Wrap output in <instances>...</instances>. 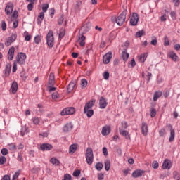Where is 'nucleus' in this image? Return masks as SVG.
Returning <instances> with one entry per match:
<instances>
[{
    "label": "nucleus",
    "instance_id": "obj_52",
    "mask_svg": "<svg viewBox=\"0 0 180 180\" xmlns=\"http://www.w3.org/2000/svg\"><path fill=\"white\" fill-rule=\"evenodd\" d=\"M1 28H2L3 32H5V30H6V22H5V21H2Z\"/></svg>",
    "mask_w": 180,
    "mask_h": 180
},
{
    "label": "nucleus",
    "instance_id": "obj_42",
    "mask_svg": "<svg viewBox=\"0 0 180 180\" xmlns=\"http://www.w3.org/2000/svg\"><path fill=\"white\" fill-rule=\"evenodd\" d=\"M60 98V94L58 92H54L52 94V99H54V101H56V99H59Z\"/></svg>",
    "mask_w": 180,
    "mask_h": 180
},
{
    "label": "nucleus",
    "instance_id": "obj_43",
    "mask_svg": "<svg viewBox=\"0 0 180 180\" xmlns=\"http://www.w3.org/2000/svg\"><path fill=\"white\" fill-rule=\"evenodd\" d=\"M6 162V158L5 156L0 157V165H4Z\"/></svg>",
    "mask_w": 180,
    "mask_h": 180
},
{
    "label": "nucleus",
    "instance_id": "obj_15",
    "mask_svg": "<svg viewBox=\"0 0 180 180\" xmlns=\"http://www.w3.org/2000/svg\"><path fill=\"white\" fill-rule=\"evenodd\" d=\"M146 172L144 170L137 169L134 171L132 173L133 178H140V176H143V174Z\"/></svg>",
    "mask_w": 180,
    "mask_h": 180
},
{
    "label": "nucleus",
    "instance_id": "obj_51",
    "mask_svg": "<svg viewBox=\"0 0 180 180\" xmlns=\"http://www.w3.org/2000/svg\"><path fill=\"white\" fill-rule=\"evenodd\" d=\"M167 176H169V173H165L160 175V179H164V178H167Z\"/></svg>",
    "mask_w": 180,
    "mask_h": 180
},
{
    "label": "nucleus",
    "instance_id": "obj_40",
    "mask_svg": "<svg viewBox=\"0 0 180 180\" xmlns=\"http://www.w3.org/2000/svg\"><path fill=\"white\" fill-rule=\"evenodd\" d=\"M34 43L36 44H39V43L41 41V38L40 37V35H37L34 37Z\"/></svg>",
    "mask_w": 180,
    "mask_h": 180
},
{
    "label": "nucleus",
    "instance_id": "obj_64",
    "mask_svg": "<svg viewBox=\"0 0 180 180\" xmlns=\"http://www.w3.org/2000/svg\"><path fill=\"white\" fill-rule=\"evenodd\" d=\"M1 180H11V176H9L8 175H5V176H3Z\"/></svg>",
    "mask_w": 180,
    "mask_h": 180
},
{
    "label": "nucleus",
    "instance_id": "obj_14",
    "mask_svg": "<svg viewBox=\"0 0 180 180\" xmlns=\"http://www.w3.org/2000/svg\"><path fill=\"white\" fill-rule=\"evenodd\" d=\"M171 167H172V165L171 164V160L168 159H165L162 163V169H171Z\"/></svg>",
    "mask_w": 180,
    "mask_h": 180
},
{
    "label": "nucleus",
    "instance_id": "obj_4",
    "mask_svg": "<svg viewBox=\"0 0 180 180\" xmlns=\"http://www.w3.org/2000/svg\"><path fill=\"white\" fill-rule=\"evenodd\" d=\"M16 63L20 65H23L26 63V53H18L16 56Z\"/></svg>",
    "mask_w": 180,
    "mask_h": 180
},
{
    "label": "nucleus",
    "instance_id": "obj_49",
    "mask_svg": "<svg viewBox=\"0 0 180 180\" xmlns=\"http://www.w3.org/2000/svg\"><path fill=\"white\" fill-rule=\"evenodd\" d=\"M152 167L153 168H154V169H157V168H158L159 167L158 162L153 161V162L152 163Z\"/></svg>",
    "mask_w": 180,
    "mask_h": 180
},
{
    "label": "nucleus",
    "instance_id": "obj_58",
    "mask_svg": "<svg viewBox=\"0 0 180 180\" xmlns=\"http://www.w3.org/2000/svg\"><path fill=\"white\" fill-rule=\"evenodd\" d=\"M104 79H109V72H105L103 73Z\"/></svg>",
    "mask_w": 180,
    "mask_h": 180
},
{
    "label": "nucleus",
    "instance_id": "obj_10",
    "mask_svg": "<svg viewBox=\"0 0 180 180\" xmlns=\"http://www.w3.org/2000/svg\"><path fill=\"white\" fill-rule=\"evenodd\" d=\"M106 106H108V100L104 97H101L99 99L100 109H106Z\"/></svg>",
    "mask_w": 180,
    "mask_h": 180
},
{
    "label": "nucleus",
    "instance_id": "obj_38",
    "mask_svg": "<svg viewBox=\"0 0 180 180\" xmlns=\"http://www.w3.org/2000/svg\"><path fill=\"white\" fill-rule=\"evenodd\" d=\"M105 171H109V169H110V161L106 160L105 162Z\"/></svg>",
    "mask_w": 180,
    "mask_h": 180
},
{
    "label": "nucleus",
    "instance_id": "obj_63",
    "mask_svg": "<svg viewBox=\"0 0 180 180\" xmlns=\"http://www.w3.org/2000/svg\"><path fill=\"white\" fill-rule=\"evenodd\" d=\"M103 178H105V174L101 173V174H98V179L99 180H102L103 179Z\"/></svg>",
    "mask_w": 180,
    "mask_h": 180
},
{
    "label": "nucleus",
    "instance_id": "obj_29",
    "mask_svg": "<svg viewBox=\"0 0 180 180\" xmlns=\"http://www.w3.org/2000/svg\"><path fill=\"white\" fill-rule=\"evenodd\" d=\"M43 19H44V13L41 12L39 13V16L38 17V18L37 20L38 25H40V23H41V22H43Z\"/></svg>",
    "mask_w": 180,
    "mask_h": 180
},
{
    "label": "nucleus",
    "instance_id": "obj_55",
    "mask_svg": "<svg viewBox=\"0 0 180 180\" xmlns=\"http://www.w3.org/2000/svg\"><path fill=\"white\" fill-rule=\"evenodd\" d=\"M19 175H20V173L19 172H17L15 173V174L13 176L12 180H16L19 177Z\"/></svg>",
    "mask_w": 180,
    "mask_h": 180
},
{
    "label": "nucleus",
    "instance_id": "obj_17",
    "mask_svg": "<svg viewBox=\"0 0 180 180\" xmlns=\"http://www.w3.org/2000/svg\"><path fill=\"white\" fill-rule=\"evenodd\" d=\"M15 56V47L11 46L8 52V58L10 61H12L13 60V56Z\"/></svg>",
    "mask_w": 180,
    "mask_h": 180
},
{
    "label": "nucleus",
    "instance_id": "obj_23",
    "mask_svg": "<svg viewBox=\"0 0 180 180\" xmlns=\"http://www.w3.org/2000/svg\"><path fill=\"white\" fill-rule=\"evenodd\" d=\"M141 132L143 136H146L148 133V126L145 122L142 123Z\"/></svg>",
    "mask_w": 180,
    "mask_h": 180
},
{
    "label": "nucleus",
    "instance_id": "obj_8",
    "mask_svg": "<svg viewBox=\"0 0 180 180\" xmlns=\"http://www.w3.org/2000/svg\"><path fill=\"white\" fill-rule=\"evenodd\" d=\"M138 22H139V14H137L136 13H134L130 19V25H131V26H136Z\"/></svg>",
    "mask_w": 180,
    "mask_h": 180
},
{
    "label": "nucleus",
    "instance_id": "obj_30",
    "mask_svg": "<svg viewBox=\"0 0 180 180\" xmlns=\"http://www.w3.org/2000/svg\"><path fill=\"white\" fill-rule=\"evenodd\" d=\"M74 88H75V83L74 82H71L68 86V92H72V91H74Z\"/></svg>",
    "mask_w": 180,
    "mask_h": 180
},
{
    "label": "nucleus",
    "instance_id": "obj_9",
    "mask_svg": "<svg viewBox=\"0 0 180 180\" xmlns=\"http://www.w3.org/2000/svg\"><path fill=\"white\" fill-rule=\"evenodd\" d=\"M112 57H113V53L112 52L107 53L103 57V61L104 64H109V63H110V60H112Z\"/></svg>",
    "mask_w": 180,
    "mask_h": 180
},
{
    "label": "nucleus",
    "instance_id": "obj_35",
    "mask_svg": "<svg viewBox=\"0 0 180 180\" xmlns=\"http://www.w3.org/2000/svg\"><path fill=\"white\" fill-rule=\"evenodd\" d=\"M144 34H146V32H144V30H141L135 34V37L139 38L141 37V36H144Z\"/></svg>",
    "mask_w": 180,
    "mask_h": 180
},
{
    "label": "nucleus",
    "instance_id": "obj_11",
    "mask_svg": "<svg viewBox=\"0 0 180 180\" xmlns=\"http://www.w3.org/2000/svg\"><path fill=\"white\" fill-rule=\"evenodd\" d=\"M167 127H169L170 129V136L169 138V143H172L175 139V130H174V128L171 124H168Z\"/></svg>",
    "mask_w": 180,
    "mask_h": 180
},
{
    "label": "nucleus",
    "instance_id": "obj_20",
    "mask_svg": "<svg viewBox=\"0 0 180 180\" xmlns=\"http://www.w3.org/2000/svg\"><path fill=\"white\" fill-rule=\"evenodd\" d=\"M72 127H74L72 124L71 122H69L63 127V131L65 133H68V131H71V130H72Z\"/></svg>",
    "mask_w": 180,
    "mask_h": 180
},
{
    "label": "nucleus",
    "instance_id": "obj_16",
    "mask_svg": "<svg viewBox=\"0 0 180 180\" xmlns=\"http://www.w3.org/2000/svg\"><path fill=\"white\" fill-rule=\"evenodd\" d=\"M5 12L6 15H11L12 12H13V4L12 3H8L6 8H5Z\"/></svg>",
    "mask_w": 180,
    "mask_h": 180
},
{
    "label": "nucleus",
    "instance_id": "obj_34",
    "mask_svg": "<svg viewBox=\"0 0 180 180\" xmlns=\"http://www.w3.org/2000/svg\"><path fill=\"white\" fill-rule=\"evenodd\" d=\"M32 122H33L34 124H35L36 126H37V124H39L40 123V118L37 117H34L32 119Z\"/></svg>",
    "mask_w": 180,
    "mask_h": 180
},
{
    "label": "nucleus",
    "instance_id": "obj_61",
    "mask_svg": "<svg viewBox=\"0 0 180 180\" xmlns=\"http://www.w3.org/2000/svg\"><path fill=\"white\" fill-rule=\"evenodd\" d=\"M103 153L105 157L108 155V148L106 147L103 148Z\"/></svg>",
    "mask_w": 180,
    "mask_h": 180
},
{
    "label": "nucleus",
    "instance_id": "obj_13",
    "mask_svg": "<svg viewBox=\"0 0 180 180\" xmlns=\"http://www.w3.org/2000/svg\"><path fill=\"white\" fill-rule=\"evenodd\" d=\"M40 149L41 151H50V150H53V145L50 143H44L41 145Z\"/></svg>",
    "mask_w": 180,
    "mask_h": 180
},
{
    "label": "nucleus",
    "instance_id": "obj_26",
    "mask_svg": "<svg viewBox=\"0 0 180 180\" xmlns=\"http://www.w3.org/2000/svg\"><path fill=\"white\" fill-rule=\"evenodd\" d=\"M169 57L172 58L173 61H178V56L172 51L169 52Z\"/></svg>",
    "mask_w": 180,
    "mask_h": 180
},
{
    "label": "nucleus",
    "instance_id": "obj_7",
    "mask_svg": "<svg viewBox=\"0 0 180 180\" xmlns=\"http://www.w3.org/2000/svg\"><path fill=\"white\" fill-rule=\"evenodd\" d=\"M75 113V108L73 107L66 108L60 112L61 116H65L67 115H74Z\"/></svg>",
    "mask_w": 180,
    "mask_h": 180
},
{
    "label": "nucleus",
    "instance_id": "obj_27",
    "mask_svg": "<svg viewBox=\"0 0 180 180\" xmlns=\"http://www.w3.org/2000/svg\"><path fill=\"white\" fill-rule=\"evenodd\" d=\"M121 57L124 61H127V60H129V53H127V51H126V50L123 51L122 52Z\"/></svg>",
    "mask_w": 180,
    "mask_h": 180
},
{
    "label": "nucleus",
    "instance_id": "obj_1",
    "mask_svg": "<svg viewBox=\"0 0 180 180\" xmlns=\"http://www.w3.org/2000/svg\"><path fill=\"white\" fill-rule=\"evenodd\" d=\"M95 105V100H91L85 104L84 113L86 114L87 117H92L94 116V108Z\"/></svg>",
    "mask_w": 180,
    "mask_h": 180
},
{
    "label": "nucleus",
    "instance_id": "obj_31",
    "mask_svg": "<svg viewBox=\"0 0 180 180\" xmlns=\"http://www.w3.org/2000/svg\"><path fill=\"white\" fill-rule=\"evenodd\" d=\"M85 36L84 35H82L80 37H79V44L81 47H84V46H85Z\"/></svg>",
    "mask_w": 180,
    "mask_h": 180
},
{
    "label": "nucleus",
    "instance_id": "obj_62",
    "mask_svg": "<svg viewBox=\"0 0 180 180\" xmlns=\"http://www.w3.org/2000/svg\"><path fill=\"white\" fill-rule=\"evenodd\" d=\"M71 175L68 174H66L64 175V179L65 180H71Z\"/></svg>",
    "mask_w": 180,
    "mask_h": 180
},
{
    "label": "nucleus",
    "instance_id": "obj_53",
    "mask_svg": "<svg viewBox=\"0 0 180 180\" xmlns=\"http://www.w3.org/2000/svg\"><path fill=\"white\" fill-rule=\"evenodd\" d=\"M159 134L161 137L165 136V129H162L159 131Z\"/></svg>",
    "mask_w": 180,
    "mask_h": 180
},
{
    "label": "nucleus",
    "instance_id": "obj_12",
    "mask_svg": "<svg viewBox=\"0 0 180 180\" xmlns=\"http://www.w3.org/2000/svg\"><path fill=\"white\" fill-rule=\"evenodd\" d=\"M110 131H111L110 126L105 125L102 128L101 134L103 136H109V134H110Z\"/></svg>",
    "mask_w": 180,
    "mask_h": 180
},
{
    "label": "nucleus",
    "instance_id": "obj_57",
    "mask_svg": "<svg viewBox=\"0 0 180 180\" xmlns=\"http://www.w3.org/2000/svg\"><path fill=\"white\" fill-rule=\"evenodd\" d=\"M47 9H49V4L44 5L42 7L43 13H44L46 12H47Z\"/></svg>",
    "mask_w": 180,
    "mask_h": 180
},
{
    "label": "nucleus",
    "instance_id": "obj_36",
    "mask_svg": "<svg viewBox=\"0 0 180 180\" xmlns=\"http://www.w3.org/2000/svg\"><path fill=\"white\" fill-rule=\"evenodd\" d=\"M87 85H88V81L86 79H82L81 80V86L82 88H86Z\"/></svg>",
    "mask_w": 180,
    "mask_h": 180
},
{
    "label": "nucleus",
    "instance_id": "obj_6",
    "mask_svg": "<svg viewBox=\"0 0 180 180\" xmlns=\"http://www.w3.org/2000/svg\"><path fill=\"white\" fill-rule=\"evenodd\" d=\"M17 38L18 34H16V33L11 34L10 37L6 39L5 46H6L7 47L11 46V44H12V43H13Z\"/></svg>",
    "mask_w": 180,
    "mask_h": 180
},
{
    "label": "nucleus",
    "instance_id": "obj_2",
    "mask_svg": "<svg viewBox=\"0 0 180 180\" xmlns=\"http://www.w3.org/2000/svg\"><path fill=\"white\" fill-rule=\"evenodd\" d=\"M46 44L49 49H53L54 46V34L53 30H49L46 34Z\"/></svg>",
    "mask_w": 180,
    "mask_h": 180
},
{
    "label": "nucleus",
    "instance_id": "obj_44",
    "mask_svg": "<svg viewBox=\"0 0 180 180\" xmlns=\"http://www.w3.org/2000/svg\"><path fill=\"white\" fill-rule=\"evenodd\" d=\"M164 46H169V39L167 36L164 37Z\"/></svg>",
    "mask_w": 180,
    "mask_h": 180
},
{
    "label": "nucleus",
    "instance_id": "obj_60",
    "mask_svg": "<svg viewBox=\"0 0 180 180\" xmlns=\"http://www.w3.org/2000/svg\"><path fill=\"white\" fill-rule=\"evenodd\" d=\"M55 12H56V10H54V8H51L50 9V16H51V18H53Z\"/></svg>",
    "mask_w": 180,
    "mask_h": 180
},
{
    "label": "nucleus",
    "instance_id": "obj_5",
    "mask_svg": "<svg viewBox=\"0 0 180 180\" xmlns=\"http://www.w3.org/2000/svg\"><path fill=\"white\" fill-rule=\"evenodd\" d=\"M115 22L118 26H122L126 22V11L122 12L117 18Z\"/></svg>",
    "mask_w": 180,
    "mask_h": 180
},
{
    "label": "nucleus",
    "instance_id": "obj_39",
    "mask_svg": "<svg viewBox=\"0 0 180 180\" xmlns=\"http://www.w3.org/2000/svg\"><path fill=\"white\" fill-rule=\"evenodd\" d=\"M65 36V30L64 29H60L59 32V39H63Z\"/></svg>",
    "mask_w": 180,
    "mask_h": 180
},
{
    "label": "nucleus",
    "instance_id": "obj_56",
    "mask_svg": "<svg viewBox=\"0 0 180 180\" xmlns=\"http://www.w3.org/2000/svg\"><path fill=\"white\" fill-rule=\"evenodd\" d=\"M25 39L26 41H30L32 37L30 36V34H29L28 32H27V34L25 35Z\"/></svg>",
    "mask_w": 180,
    "mask_h": 180
},
{
    "label": "nucleus",
    "instance_id": "obj_33",
    "mask_svg": "<svg viewBox=\"0 0 180 180\" xmlns=\"http://www.w3.org/2000/svg\"><path fill=\"white\" fill-rule=\"evenodd\" d=\"M146 60H147V54L146 53H143L139 56V60L140 61V63H144V61H146Z\"/></svg>",
    "mask_w": 180,
    "mask_h": 180
},
{
    "label": "nucleus",
    "instance_id": "obj_37",
    "mask_svg": "<svg viewBox=\"0 0 180 180\" xmlns=\"http://www.w3.org/2000/svg\"><path fill=\"white\" fill-rule=\"evenodd\" d=\"M173 178L175 180H180V174L178 172L175 171L173 172Z\"/></svg>",
    "mask_w": 180,
    "mask_h": 180
},
{
    "label": "nucleus",
    "instance_id": "obj_32",
    "mask_svg": "<svg viewBox=\"0 0 180 180\" xmlns=\"http://www.w3.org/2000/svg\"><path fill=\"white\" fill-rule=\"evenodd\" d=\"M50 162L53 164V165H60V160L56 159V158H52L50 160Z\"/></svg>",
    "mask_w": 180,
    "mask_h": 180
},
{
    "label": "nucleus",
    "instance_id": "obj_18",
    "mask_svg": "<svg viewBox=\"0 0 180 180\" xmlns=\"http://www.w3.org/2000/svg\"><path fill=\"white\" fill-rule=\"evenodd\" d=\"M11 94H16L18 92V82H13L11 84V89H10Z\"/></svg>",
    "mask_w": 180,
    "mask_h": 180
},
{
    "label": "nucleus",
    "instance_id": "obj_50",
    "mask_svg": "<svg viewBox=\"0 0 180 180\" xmlns=\"http://www.w3.org/2000/svg\"><path fill=\"white\" fill-rule=\"evenodd\" d=\"M116 37V34L113 32L110 33V40H115V38Z\"/></svg>",
    "mask_w": 180,
    "mask_h": 180
},
{
    "label": "nucleus",
    "instance_id": "obj_59",
    "mask_svg": "<svg viewBox=\"0 0 180 180\" xmlns=\"http://www.w3.org/2000/svg\"><path fill=\"white\" fill-rule=\"evenodd\" d=\"M64 22V17L61 16L58 20V25H63Z\"/></svg>",
    "mask_w": 180,
    "mask_h": 180
},
{
    "label": "nucleus",
    "instance_id": "obj_25",
    "mask_svg": "<svg viewBox=\"0 0 180 180\" xmlns=\"http://www.w3.org/2000/svg\"><path fill=\"white\" fill-rule=\"evenodd\" d=\"M161 96H162V91H155L153 94V101L157 102L158 98H161Z\"/></svg>",
    "mask_w": 180,
    "mask_h": 180
},
{
    "label": "nucleus",
    "instance_id": "obj_46",
    "mask_svg": "<svg viewBox=\"0 0 180 180\" xmlns=\"http://www.w3.org/2000/svg\"><path fill=\"white\" fill-rule=\"evenodd\" d=\"M1 153L2 155H8V154H9V151L8 150L7 148L1 149Z\"/></svg>",
    "mask_w": 180,
    "mask_h": 180
},
{
    "label": "nucleus",
    "instance_id": "obj_24",
    "mask_svg": "<svg viewBox=\"0 0 180 180\" xmlns=\"http://www.w3.org/2000/svg\"><path fill=\"white\" fill-rule=\"evenodd\" d=\"M120 134H122L123 137H125L127 140H130V134H129V131L120 129Z\"/></svg>",
    "mask_w": 180,
    "mask_h": 180
},
{
    "label": "nucleus",
    "instance_id": "obj_28",
    "mask_svg": "<svg viewBox=\"0 0 180 180\" xmlns=\"http://www.w3.org/2000/svg\"><path fill=\"white\" fill-rule=\"evenodd\" d=\"M55 76H54V73H51L49 75V85H54V82H55Z\"/></svg>",
    "mask_w": 180,
    "mask_h": 180
},
{
    "label": "nucleus",
    "instance_id": "obj_47",
    "mask_svg": "<svg viewBox=\"0 0 180 180\" xmlns=\"http://www.w3.org/2000/svg\"><path fill=\"white\" fill-rule=\"evenodd\" d=\"M17 70H18V63L16 61H14V63L13 64L12 72H15V71H17Z\"/></svg>",
    "mask_w": 180,
    "mask_h": 180
},
{
    "label": "nucleus",
    "instance_id": "obj_41",
    "mask_svg": "<svg viewBox=\"0 0 180 180\" xmlns=\"http://www.w3.org/2000/svg\"><path fill=\"white\" fill-rule=\"evenodd\" d=\"M103 168V165L101 162H98L96 165V169L97 171H101L102 169Z\"/></svg>",
    "mask_w": 180,
    "mask_h": 180
},
{
    "label": "nucleus",
    "instance_id": "obj_21",
    "mask_svg": "<svg viewBox=\"0 0 180 180\" xmlns=\"http://www.w3.org/2000/svg\"><path fill=\"white\" fill-rule=\"evenodd\" d=\"M11 66L10 63H7L6 65L5 69H4V75L5 77H9L11 75Z\"/></svg>",
    "mask_w": 180,
    "mask_h": 180
},
{
    "label": "nucleus",
    "instance_id": "obj_48",
    "mask_svg": "<svg viewBox=\"0 0 180 180\" xmlns=\"http://www.w3.org/2000/svg\"><path fill=\"white\" fill-rule=\"evenodd\" d=\"M81 5H82V1H77L75 8L77 11H78V9H79V8H81Z\"/></svg>",
    "mask_w": 180,
    "mask_h": 180
},
{
    "label": "nucleus",
    "instance_id": "obj_19",
    "mask_svg": "<svg viewBox=\"0 0 180 180\" xmlns=\"http://www.w3.org/2000/svg\"><path fill=\"white\" fill-rule=\"evenodd\" d=\"M27 2H30L27 5V10L31 12L33 11V8L34 6V4L37 2V0H26Z\"/></svg>",
    "mask_w": 180,
    "mask_h": 180
},
{
    "label": "nucleus",
    "instance_id": "obj_22",
    "mask_svg": "<svg viewBox=\"0 0 180 180\" xmlns=\"http://www.w3.org/2000/svg\"><path fill=\"white\" fill-rule=\"evenodd\" d=\"M78 148V144L73 143L69 147V154H74L75 151H77V149Z\"/></svg>",
    "mask_w": 180,
    "mask_h": 180
},
{
    "label": "nucleus",
    "instance_id": "obj_45",
    "mask_svg": "<svg viewBox=\"0 0 180 180\" xmlns=\"http://www.w3.org/2000/svg\"><path fill=\"white\" fill-rule=\"evenodd\" d=\"M156 115H157V110L155 108H152L150 110L151 117H155Z\"/></svg>",
    "mask_w": 180,
    "mask_h": 180
},
{
    "label": "nucleus",
    "instance_id": "obj_54",
    "mask_svg": "<svg viewBox=\"0 0 180 180\" xmlns=\"http://www.w3.org/2000/svg\"><path fill=\"white\" fill-rule=\"evenodd\" d=\"M80 174H81V171L80 170H75L73 172V176H79Z\"/></svg>",
    "mask_w": 180,
    "mask_h": 180
},
{
    "label": "nucleus",
    "instance_id": "obj_3",
    "mask_svg": "<svg viewBox=\"0 0 180 180\" xmlns=\"http://www.w3.org/2000/svg\"><path fill=\"white\" fill-rule=\"evenodd\" d=\"M85 155L87 164L92 165V162H94V150H92V148H87Z\"/></svg>",
    "mask_w": 180,
    "mask_h": 180
}]
</instances>
